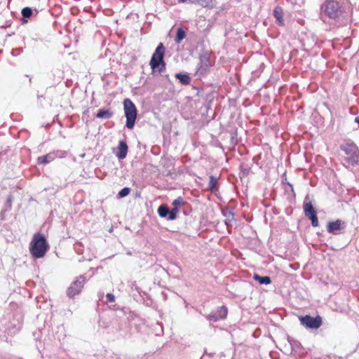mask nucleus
I'll return each instance as SVG.
<instances>
[{
  "instance_id": "f257e3e1",
  "label": "nucleus",
  "mask_w": 359,
  "mask_h": 359,
  "mask_svg": "<svg viewBox=\"0 0 359 359\" xmlns=\"http://www.w3.org/2000/svg\"><path fill=\"white\" fill-rule=\"evenodd\" d=\"M48 250V244L45 236L39 233H35L29 245L32 255L36 258H41Z\"/></svg>"
},
{
  "instance_id": "f03ea898",
  "label": "nucleus",
  "mask_w": 359,
  "mask_h": 359,
  "mask_svg": "<svg viewBox=\"0 0 359 359\" xmlns=\"http://www.w3.org/2000/svg\"><path fill=\"white\" fill-rule=\"evenodd\" d=\"M344 152V161L348 165H355L359 162V151L358 147L353 142H347L341 146Z\"/></svg>"
},
{
  "instance_id": "7ed1b4c3",
  "label": "nucleus",
  "mask_w": 359,
  "mask_h": 359,
  "mask_svg": "<svg viewBox=\"0 0 359 359\" xmlns=\"http://www.w3.org/2000/svg\"><path fill=\"white\" fill-rule=\"evenodd\" d=\"M125 116L126 117V127L132 129L137 118V109L134 103L128 98L123 101Z\"/></svg>"
},
{
  "instance_id": "20e7f679",
  "label": "nucleus",
  "mask_w": 359,
  "mask_h": 359,
  "mask_svg": "<svg viewBox=\"0 0 359 359\" xmlns=\"http://www.w3.org/2000/svg\"><path fill=\"white\" fill-rule=\"evenodd\" d=\"M325 15L330 18H337L342 13L341 4L338 0H327L323 6Z\"/></svg>"
},
{
  "instance_id": "39448f33",
  "label": "nucleus",
  "mask_w": 359,
  "mask_h": 359,
  "mask_svg": "<svg viewBox=\"0 0 359 359\" xmlns=\"http://www.w3.org/2000/svg\"><path fill=\"white\" fill-rule=\"evenodd\" d=\"M165 53V48L162 43H159L151 59L150 60V66L152 69L158 68L160 65L162 67L159 69L162 70L163 67H165V62L163 61V57Z\"/></svg>"
},
{
  "instance_id": "423d86ee",
  "label": "nucleus",
  "mask_w": 359,
  "mask_h": 359,
  "mask_svg": "<svg viewBox=\"0 0 359 359\" xmlns=\"http://www.w3.org/2000/svg\"><path fill=\"white\" fill-rule=\"evenodd\" d=\"M301 323L307 328L318 329L322 325V319L320 316L316 318L310 316H302L299 318Z\"/></svg>"
},
{
  "instance_id": "0eeeda50",
  "label": "nucleus",
  "mask_w": 359,
  "mask_h": 359,
  "mask_svg": "<svg viewBox=\"0 0 359 359\" xmlns=\"http://www.w3.org/2000/svg\"><path fill=\"white\" fill-rule=\"evenodd\" d=\"M86 281V279L83 276H80L79 278H77V280H76L67 289V295L69 297H74L76 294H78L83 285H84V283Z\"/></svg>"
},
{
  "instance_id": "6e6552de",
  "label": "nucleus",
  "mask_w": 359,
  "mask_h": 359,
  "mask_svg": "<svg viewBox=\"0 0 359 359\" xmlns=\"http://www.w3.org/2000/svg\"><path fill=\"white\" fill-rule=\"evenodd\" d=\"M346 227L345 222L341 219H337L334 222L328 223L327 230L329 233L337 235L339 234L342 230Z\"/></svg>"
},
{
  "instance_id": "1a4fd4ad",
  "label": "nucleus",
  "mask_w": 359,
  "mask_h": 359,
  "mask_svg": "<svg viewBox=\"0 0 359 359\" xmlns=\"http://www.w3.org/2000/svg\"><path fill=\"white\" fill-rule=\"evenodd\" d=\"M227 315V309L224 306L220 307L217 311L207 316L206 318L210 321H217L221 319H224Z\"/></svg>"
},
{
  "instance_id": "9d476101",
  "label": "nucleus",
  "mask_w": 359,
  "mask_h": 359,
  "mask_svg": "<svg viewBox=\"0 0 359 359\" xmlns=\"http://www.w3.org/2000/svg\"><path fill=\"white\" fill-rule=\"evenodd\" d=\"M210 66V62L207 56H201L200 57L199 67L197 69L196 73L198 75L204 74L208 67Z\"/></svg>"
},
{
  "instance_id": "9b49d317",
  "label": "nucleus",
  "mask_w": 359,
  "mask_h": 359,
  "mask_svg": "<svg viewBox=\"0 0 359 359\" xmlns=\"http://www.w3.org/2000/svg\"><path fill=\"white\" fill-rule=\"evenodd\" d=\"M128 148V145L125 141H120L117 148V152L116 153V156L119 159L125 158L127 155Z\"/></svg>"
},
{
  "instance_id": "f8f14e48",
  "label": "nucleus",
  "mask_w": 359,
  "mask_h": 359,
  "mask_svg": "<svg viewBox=\"0 0 359 359\" xmlns=\"http://www.w3.org/2000/svg\"><path fill=\"white\" fill-rule=\"evenodd\" d=\"M273 15L276 20L278 22L279 25H283L284 24L283 18V9L280 7L277 6L275 8L273 11Z\"/></svg>"
},
{
  "instance_id": "ddd939ff",
  "label": "nucleus",
  "mask_w": 359,
  "mask_h": 359,
  "mask_svg": "<svg viewBox=\"0 0 359 359\" xmlns=\"http://www.w3.org/2000/svg\"><path fill=\"white\" fill-rule=\"evenodd\" d=\"M54 159V155L48 154L44 156H41L38 158L37 162L39 164H46L51 162Z\"/></svg>"
},
{
  "instance_id": "4468645a",
  "label": "nucleus",
  "mask_w": 359,
  "mask_h": 359,
  "mask_svg": "<svg viewBox=\"0 0 359 359\" xmlns=\"http://www.w3.org/2000/svg\"><path fill=\"white\" fill-rule=\"evenodd\" d=\"M304 214H305V215L306 217L307 216H310L312 214L316 212V210H315V209H314L311 202H306V203H304Z\"/></svg>"
},
{
  "instance_id": "2eb2a0df",
  "label": "nucleus",
  "mask_w": 359,
  "mask_h": 359,
  "mask_svg": "<svg viewBox=\"0 0 359 359\" xmlns=\"http://www.w3.org/2000/svg\"><path fill=\"white\" fill-rule=\"evenodd\" d=\"M194 4H197L203 7L212 8L215 5V0H196Z\"/></svg>"
},
{
  "instance_id": "dca6fc26",
  "label": "nucleus",
  "mask_w": 359,
  "mask_h": 359,
  "mask_svg": "<svg viewBox=\"0 0 359 359\" xmlns=\"http://www.w3.org/2000/svg\"><path fill=\"white\" fill-rule=\"evenodd\" d=\"M253 278L255 280H257L260 284L268 285L270 284L271 282L269 276H260L258 274H255Z\"/></svg>"
},
{
  "instance_id": "f3484780",
  "label": "nucleus",
  "mask_w": 359,
  "mask_h": 359,
  "mask_svg": "<svg viewBox=\"0 0 359 359\" xmlns=\"http://www.w3.org/2000/svg\"><path fill=\"white\" fill-rule=\"evenodd\" d=\"M96 116L100 118L108 119L112 116V113L109 110L100 109Z\"/></svg>"
},
{
  "instance_id": "a211bd4d",
  "label": "nucleus",
  "mask_w": 359,
  "mask_h": 359,
  "mask_svg": "<svg viewBox=\"0 0 359 359\" xmlns=\"http://www.w3.org/2000/svg\"><path fill=\"white\" fill-rule=\"evenodd\" d=\"M186 36V33L182 28H178L175 36V42L180 43Z\"/></svg>"
},
{
  "instance_id": "6ab92c4d",
  "label": "nucleus",
  "mask_w": 359,
  "mask_h": 359,
  "mask_svg": "<svg viewBox=\"0 0 359 359\" xmlns=\"http://www.w3.org/2000/svg\"><path fill=\"white\" fill-rule=\"evenodd\" d=\"M175 76L180 80L182 84L187 85L190 82V78L187 74H176Z\"/></svg>"
},
{
  "instance_id": "aec40b11",
  "label": "nucleus",
  "mask_w": 359,
  "mask_h": 359,
  "mask_svg": "<svg viewBox=\"0 0 359 359\" xmlns=\"http://www.w3.org/2000/svg\"><path fill=\"white\" fill-rule=\"evenodd\" d=\"M158 212L160 217H165L169 213V209L165 205H161L158 207Z\"/></svg>"
},
{
  "instance_id": "412c9836",
  "label": "nucleus",
  "mask_w": 359,
  "mask_h": 359,
  "mask_svg": "<svg viewBox=\"0 0 359 359\" xmlns=\"http://www.w3.org/2000/svg\"><path fill=\"white\" fill-rule=\"evenodd\" d=\"M179 209L177 207L173 208L171 210H169L168 213V219L173 220L177 217V213L178 212Z\"/></svg>"
},
{
  "instance_id": "4be33fe9",
  "label": "nucleus",
  "mask_w": 359,
  "mask_h": 359,
  "mask_svg": "<svg viewBox=\"0 0 359 359\" xmlns=\"http://www.w3.org/2000/svg\"><path fill=\"white\" fill-rule=\"evenodd\" d=\"M217 184V179L213 176H210V182H209V184H208L209 189L211 191H213L216 188Z\"/></svg>"
},
{
  "instance_id": "5701e85b",
  "label": "nucleus",
  "mask_w": 359,
  "mask_h": 359,
  "mask_svg": "<svg viewBox=\"0 0 359 359\" xmlns=\"http://www.w3.org/2000/svg\"><path fill=\"white\" fill-rule=\"evenodd\" d=\"M307 217H309L311 220V224L313 226L316 227L318 226V219L316 215V212L312 214L310 216H307Z\"/></svg>"
},
{
  "instance_id": "b1692460",
  "label": "nucleus",
  "mask_w": 359,
  "mask_h": 359,
  "mask_svg": "<svg viewBox=\"0 0 359 359\" xmlns=\"http://www.w3.org/2000/svg\"><path fill=\"white\" fill-rule=\"evenodd\" d=\"M307 217H309L311 220V224L313 226L316 227L318 226V219L316 215V212L312 214L310 216H307Z\"/></svg>"
},
{
  "instance_id": "393cba45",
  "label": "nucleus",
  "mask_w": 359,
  "mask_h": 359,
  "mask_svg": "<svg viewBox=\"0 0 359 359\" xmlns=\"http://www.w3.org/2000/svg\"><path fill=\"white\" fill-rule=\"evenodd\" d=\"M32 14V11L30 8L26 7L22 10V15L24 18H29Z\"/></svg>"
},
{
  "instance_id": "a878e982",
  "label": "nucleus",
  "mask_w": 359,
  "mask_h": 359,
  "mask_svg": "<svg viewBox=\"0 0 359 359\" xmlns=\"http://www.w3.org/2000/svg\"><path fill=\"white\" fill-rule=\"evenodd\" d=\"M130 189L128 188V187H125L123 189H122L119 192H118V196L120 198H123L126 196H128L129 194H130Z\"/></svg>"
},
{
  "instance_id": "bb28decb",
  "label": "nucleus",
  "mask_w": 359,
  "mask_h": 359,
  "mask_svg": "<svg viewBox=\"0 0 359 359\" xmlns=\"http://www.w3.org/2000/svg\"><path fill=\"white\" fill-rule=\"evenodd\" d=\"M183 203H184L183 198L182 197H178L173 201L172 204L175 207H177L179 205H182Z\"/></svg>"
},
{
  "instance_id": "cd10ccee",
  "label": "nucleus",
  "mask_w": 359,
  "mask_h": 359,
  "mask_svg": "<svg viewBox=\"0 0 359 359\" xmlns=\"http://www.w3.org/2000/svg\"><path fill=\"white\" fill-rule=\"evenodd\" d=\"M106 297H107L108 302H114L115 300L114 295L111 293H107L106 295Z\"/></svg>"
},
{
  "instance_id": "c85d7f7f",
  "label": "nucleus",
  "mask_w": 359,
  "mask_h": 359,
  "mask_svg": "<svg viewBox=\"0 0 359 359\" xmlns=\"http://www.w3.org/2000/svg\"><path fill=\"white\" fill-rule=\"evenodd\" d=\"M11 197L9 196L8 198H7V203L11 206Z\"/></svg>"
},
{
  "instance_id": "c756f323",
  "label": "nucleus",
  "mask_w": 359,
  "mask_h": 359,
  "mask_svg": "<svg viewBox=\"0 0 359 359\" xmlns=\"http://www.w3.org/2000/svg\"><path fill=\"white\" fill-rule=\"evenodd\" d=\"M191 3H194L196 0H189ZM180 2H184L185 0H179Z\"/></svg>"
},
{
  "instance_id": "7c9ffc66",
  "label": "nucleus",
  "mask_w": 359,
  "mask_h": 359,
  "mask_svg": "<svg viewBox=\"0 0 359 359\" xmlns=\"http://www.w3.org/2000/svg\"><path fill=\"white\" fill-rule=\"evenodd\" d=\"M355 122L359 123V116L355 118Z\"/></svg>"
}]
</instances>
